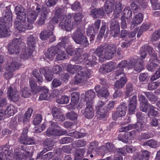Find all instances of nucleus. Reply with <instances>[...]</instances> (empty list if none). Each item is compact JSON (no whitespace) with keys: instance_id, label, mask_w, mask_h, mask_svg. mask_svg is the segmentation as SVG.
I'll return each mask as SVG.
<instances>
[{"instance_id":"obj_1","label":"nucleus","mask_w":160,"mask_h":160,"mask_svg":"<svg viewBox=\"0 0 160 160\" xmlns=\"http://www.w3.org/2000/svg\"><path fill=\"white\" fill-rule=\"evenodd\" d=\"M116 50V47L113 44L109 45L103 44L97 47L94 53L98 55L100 61L103 62L106 59H112L114 57Z\"/></svg>"},{"instance_id":"obj_2","label":"nucleus","mask_w":160,"mask_h":160,"mask_svg":"<svg viewBox=\"0 0 160 160\" xmlns=\"http://www.w3.org/2000/svg\"><path fill=\"white\" fill-rule=\"evenodd\" d=\"M68 71L72 74L77 72L74 79V84H78L83 82L88 78L90 77L92 71L90 69L83 68L81 66L77 65L73 67H71L68 69Z\"/></svg>"},{"instance_id":"obj_3","label":"nucleus","mask_w":160,"mask_h":160,"mask_svg":"<svg viewBox=\"0 0 160 160\" xmlns=\"http://www.w3.org/2000/svg\"><path fill=\"white\" fill-rule=\"evenodd\" d=\"M85 31L82 27H78L72 35V38L76 43L87 47L89 43L85 36Z\"/></svg>"},{"instance_id":"obj_4","label":"nucleus","mask_w":160,"mask_h":160,"mask_svg":"<svg viewBox=\"0 0 160 160\" xmlns=\"http://www.w3.org/2000/svg\"><path fill=\"white\" fill-rule=\"evenodd\" d=\"M41 73L44 75L46 79L48 81H50L52 79V73L49 67H45L41 68L40 70L34 69L33 71V75L37 79V81L39 83H42L43 81Z\"/></svg>"},{"instance_id":"obj_5","label":"nucleus","mask_w":160,"mask_h":160,"mask_svg":"<svg viewBox=\"0 0 160 160\" xmlns=\"http://www.w3.org/2000/svg\"><path fill=\"white\" fill-rule=\"evenodd\" d=\"M21 47L25 48V44L21 39L16 38L9 43L8 50L10 54H17L20 53Z\"/></svg>"},{"instance_id":"obj_6","label":"nucleus","mask_w":160,"mask_h":160,"mask_svg":"<svg viewBox=\"0 0 160 160\" xmlns=\"http://www.w3.org/2000/svg\"><path fill=\"white\" fill-rule=\"evenodd\" d=\"M60 23L59 27L62 29H65L66 31H69L72 29L73 25L72 18L71 15L67 16L62 15L59 18Z\"/></svg>"},{"instance_id":"obj_7","label":"nucleus","mask_w":160,"mask_h":160,"mask_svg":"<svg viewBox=\"0 0 160 160\" xmlns=\"http://www.w3.org/2000/svg\"><path fill=\"white\" fill-rule=\"evenodd\" d=\"M32 156L31 152L27 151L24 147H22L15 149L13 160H22L23 158H30Z\"/></svg>"},{"instance_id":"obj_8","label":"nucleus","mask_w":160,"mask_h":160,"mask_svg":"<svg viewBox=\"0 0 160 160\" xmlns=\"http://www.w3.org/2000/svg\"><path fill=\"white\" fill-rule=\"evenodd\" d=\"M82 59V62H84L87 67H92L95 65L97 62V58L93 54L86 53L83 54L80 58Z\"/></svg>"},{"instance_id":"obj_9","label":"nucleus","mask_w":160,"mask_h":160,"mask_svg":"<svg viewBox=\"0 0 160 160\" xmlns=\"http://www.w3.org/2000/svg\"><path fill=\"white\" fill-rule=\"evenodd\" d=\"M115 78L116 79L120 78V80L116 81L114 84L115 88L117 89L122 88L127 81L126 78L124 73H122V69L116 73Z\"/></svg>"},{"instance_id":"obj_10","label":"nucleus","mask_w":160,"mask_h":160,"mask_svg":"<svg viewBox=\"0 0 160 160\" xmlns=\"http://www.w3.org/2000/svg\"><path fill=\"white\" fill-rule=\"evenodd\" d=\"M128 69L134 68L135 71L139 72L144 69L143 65L140 62V60L135 59L132 58L130 60V61L127 65Z\"/></svg>"},{"instance_id":"obj_11","label":"nucleus","mask_w":160,"mask_h":160,"mask_svg":"<svg viewBox=\"0 0 160 160\" xmlns=\"http://www.w3.org/2000/svg\"><path fill=\"white\" fill-rule=\"evenodd\" d=\"M116 18H114L111 20L110 26V31L114 38L117 37L120 32V25Z\"/></svg>"},{"instance_id":"obj_12","label":"nucleus","mask_w":160,"mask_h":160,"mask_svg":"<svg viewBox=\"0 0 160 160\" xmlns=\"http://www.w3.org/2000/svg\"><path fill=\"white\" fill-rule=\"evenodd\" d=\"M3 17L0 18V25L1 23L9 25L12 24V15L11 11L9 10L4 11Z\"/></svg>"},{"instance_id":"obj_13","label":"nucleus","mask_w":160,"mask_h":160,"mask_svg":"<svg viewBox=\"0 0 160 160\" xmlns=\"http://www.w3.org/2000/svg\"><path fill=\"white\" fill-rule=\"evenodd\" d=\"M127 107L125 103H123L117 108V111L112 113L113 118L114 119H117L119 118L124 116L126 113Z\"/></svg>"},{"instance_id":"obj_14","label":"nucleus","mask_w":160,"mask_h":160,"mask_svg":"<svg viewBox=\"0 0 160 160\" xmlns=\"http://www.w3.org/2000/svg\"><path fill=\"white\" fill-rule=\"evenodd\" d=\"M60 43H58L56 46H51L48 49L45 54L47 58L50 60L53 59L55 54L57 53V52L59 50V45H60Z\"/></svg>"},{"instance_id":"obj_15","label":"nucleus","mask_w":160,"mask_h":160,"mask_svg":"<svg viewBox=\"0 0 160 160\" xmlns=\"http://www.w3.org/2000/svg\"><path fill=\"white\" fill-rule=\"evenodd\" d=\"M86 107L84 109L83 114L88 119L92 118L94 115V110L93 108L92 103L87 102Z\"/></svg>"},{"instance_id":"obj_16","label":"nucleus","mask_w":160,"mask_h":160,"mask_svg":"<svg viewBox=\"0 0 160 160\" xmlns=\"http://www.w3.org/2000/svg\"><path fill=\"white\" fill-rule=\"evenodd\" d=\"M7 93L11 100L15 102L19 100L18 93L14 87L10 86L8 88Z\"/></svg>"},{"instance_id":"obj_17","label":"nucleus","mask_w":160,"mask_h":160,"mask_svg":"<svg viewBox=\"0 0 160 160\" xmlns=\"http://www.w3.org/2000/svg\"><path fill=\"white\" fill-rule=\"evenodd\" d=\"M50 148L47 147L44 148V149L39 153L38 154L37 158H39L41 157V159L43 160H49L54 155L53 152H49L48 153L44 154L48 151L50 150Z\"/></svg>"},{"instance_id":"obj_18","label":"nucleus","mask_w":160,"mask_h":160,"mask_svg":"<svg viewBox=\"0 0 160 160\" xmlns=\"http://www.w3.org/2000/svg\"><path fill=\"white\" fill-rule=\"evenodd\" d=\"M15 14L17 15L16 19H21L23 21L26 19L25 9L21 6L18 5L15 8Z\"/></svg>"},{"instance_id":"obj_19","label":"nucleus","mask_w":160,"mask_h":160,"mask_svg":"<svg viewBox=\"0 0 160 160\" xmlns=\"http://www.w3.org/2000/svg\"><path fill=\"white\" fill-rule=\"evenodd\" d=\"M66 130H59L56 129L49 128L46 131V134L48 137L59 136L67 134Z\"/></svg>"},{"instance_id":"obj_20","label":"nucleus","mask_w":160,"mask_h":160,"mask_svg":"<svg viewBox=\"0 0 160 160\" xmlns=\"http://www.w3.org/2000/svg\"><path fill=\"white\" fill-rule=\"evenodd\" d=\"M137 104V97L136 96L134 95L129 98L128 104V112L129 114L132 115L134 113Z\"/></svg>"},{"instance_id":"obj_21","label":"nucleus","mask_w":160,"mask_h":160,"mask_svg":"<svg viewBox=\"0 0 160 160\" xmlns=\"http://www.w3.org/2000/svg\"><path fill=\"white\" fill-rule=\"evenodd\" d=\"M13 150L12 149H10V146L8 144L0 146V154L2 156L5 155L10 157L12 155Z\"/></svg>"},{"instance_id":"obj_22","label":"nucleus","mask_w":160,"mask_h":160,"mask_svg":"<svg viewBox=\"0 0 160 160\" xmlns=\"http://www.w3.org/2000/svg\"><path fill=\"white\" fill-rule=\"evenodd\" d=\"M25 21L26 19L23 21L21 19H16L14 22V28L20 32L25 31L26 29V25L25 24Z\"/></svg>"},{"instance_id":"obj_23","label":"nucleus","mask_w":160,"mask_h":160,"mask_svg":"<svg viewBox=\"0 0 160 160\" xmlns=\"http://www.w3.org/2000/svg\"><path fill=\"white\" fill-rule=\"evenodd\" d=\"M8 24L1 23L0 25V37L6 38L10 36V31L7 26Z\"/></svg>"},{"instance_id":"obj_24","label":"nucleus","mask_w":160,"mask_h":160,"mask_svg":"<svg viewBox=\"0 0 160 160\" xmlns=\"http://www.w3.org/2000/svg\"><path fill=\"white\" fill-rule=\"evenodd\" d=\"M115 64L111 62L103 65L99 70L100 72L102 73H106L112 71L115 68Z\"/></svg>"},{"instance_id":"obj_25","label":"nucleus","mask_w":160,"mask_h":160,"mask_svg":"<svg viewBox=\"0 0 160 160\" xmlns=\"http://www.w3.org/2000/svg\"><path fill=\"white\" fill-rule=\"evenodd\" d=\"M19 140L20 142L24 144H32L35 142V140L32 138H28L27 135L21 134Z\"/></svg>"},{"instance_id":"obj_26","label":"nucleus","mask_w":160,"mask_h":160,"mask_svg":"<svg viewBox=\"0 0 160 160\" xmlns=\"http://www.w3.org/2000/svg\"><path fill=\"white\" fill-rule=\"evenodd\" d=\"M115 8H113V16L115 18H118L120 16V14L123 8L122 4L119 2H116L115 6Z\"/></svg>"},{"instance_id":"obj_27","label":"nucleus","mask_w":160,"mask_h":160,"mask_svg":"<svg viewBox=\"0 0 160 160\" xmlns=\"http://www.w3.org/2000/svg\"><path fill=\"white\" fill-rule=\"evenodd\" d=\"M20 66L19 63L15 60H13L11 62L8 61L7 68L9 70L14 72L19 68Z\"/></svg>"},{"instance_id":"obj_28","label":"nucleus","mask_w":160,"mask_h":160,"mask_svg":"<svg viewBox=\"0 0 160 160\" xmlns=\"http://www.w3.org/2000/svg\"><path fill=\"white\" fill-rule=\"evenodd\" d=\"M96 92L98 93L97 95L100 97H104L107 98L109 95V93L106 89L102 88H101V86L98 85L95 88Z\"/></svg>"},{"instance_id":"obj_29","label":"nucleus","mask_w":160,"mask_h":160,"mask_svg":"<svg viewBox=\"0 0 160 160\" xmlns=\"http://www.w3.org/2000/svg\"><path fill=\"white\" fill-rule=\"evenodd\" d=\"M149 153L144 150L137 153L134 160H148L149 157Z\"/></svg>"},{"instance_id":"obj_30","label":"nucleus","mask_w":160,"mask_h":160,"mask_svg":"<svg viewBox=\"0 0 160 160\" xmlns=\"http://www.w3.org/2000/svg\"><path fill=\"white\" fill-rule=\"evenodd\" d=\"M29 83L31 91L34 94H36L40 91H42L44 88L40 86H37L35 81L32 78L29 79Z\"/></svg>"},{"instance_id":"obj_31","label":"nucleus","mask_w":160,"mask_h":160,"mask_svg":"<svg viewBox=\"0 0 160 160\" xmlns=\"http://www.w3.org/2000/svg\"><path fill=\"white\" fill-rule=\"evenodd\" d=\"M95 96V92L92 90H90L87 91L85 93V101L87 102L92 103V100Z\"/></svg>"},{"instance_id":"obj_32","label":"nucleus","mask_w":160,"mask_h":160,"mask_svg":"<svg viewBox=\"0 0 160 160\" xmlns=\"http://www.w3.org/2000/svg\"><path fill=\"white\" fill-rule=\"evenodd\" d=\"M143 17L141 13H139L133 18L131 22V27L134 28L135 26H137L138 24L142 22Z\"/></svg>"},{"instance_id":"obj_33","label":"nucleus","mask_w":160,"mask_h":160,"mask_svg":"<svg viewBox=\"0 0 160 160\" xmlns=\"http://www.w3.org/2000/svg\"><path fill=\"white\" fill-rule=\"evenodd\" d=\"M104 11L102 8L94 9L91 11V15L94 18H100L103 16Z\"/></svg>"},{"instance_id":"obj_34","label":"nucleus","mask_w":160,"mask_h":160,"mask_svg":"<svg viewBox=\"0 0 160 160\" xmlns=\"http://www.w3.org/2000/svg\"><path fill=\"white\" fill-rule=\"evenodd\" d=\"M37 38L32 35H30L28 38L27 44L28 47L34 50Z\"/></svg>"},{"instance_id":"obj_35","label":"nucleus","mask_w":160,"mask_h":160,"mask_svg":"<svg viewBox=\"0 0 160 160\" xmlns=\"http://www.w3.org/2000/svg\"><path fill=\"white\" fill-rule=\"evenodd\" d=\"M85 152L86 149L84 148H79L76 149L74 153V160H80L81 159H83Z\"/></svg>"},{"instance_id":"obj_36","label":"nucleus","mask_w":160,"mask_h":160,"mask_svg":"<svg viewBox=\"0 0 160 160\" xmlns=\"http://www.w3.org/2000/svg\"><path fill=\"white\" fill-rule=\"evenodd\" d=\"M42 92L40 95L39 99L41 100H48L50 99L51 94L49 92L48 89L44 87L42 90Z\"/></svg>"},{"instance_id":"obj_37","label":"nucleus","mask_w":160,"mask_h":160,"mask_svg":"<svg viewBox=\"0 0 160 160\" xmlns=\"http://www.w3.org/2000/svg\"><path fill=\"white\" fill-rule=\"evenodd\" d=\"M82 52V49L81 48H78L76 49L75 51V56L72 59V61L75 62H77V63H81L82 62L81 61L82 59L80 58L82 56L81 55Z\"/></svg>"},{"instance_id":"obj_38","label":"nucleus","mask_w":160,"mask_h":160,"mask_svg":"<svg viewBox=\"0 0 160 160\" xmlns=\"http://www.w3.org/2000/svg\"><path fill=\"white\" fill-rule=\"evenodd\" d=\"M33 109L31 108H28L26 112L22 118V122L24 124L27 123L29 121Z\"/></svg>"},{"instance_id":"obj_39","label":"nucleus","mask_w":160,"mask_h":160,"mask_svg":"<svg viewBox=\"0 0 160 160\" xmlns=\"http://www.w3.org/2000/svg\"><path fill=\"white\" fill-rule=\"evenodd\" d=\"M134 90L133 84L131 83H128L126 86V90L125 91V96L128 97L131 95Z\"/></svg>"},{"instance_id":"obj_40","label":"nucleus","mask_w":160,"mask_h":160,"mask_svg":"<svg viewBox=\"0 0 160 160\" xmlns=\"http://www.w3.org/2000/svg\"><path fill=\"white\" fill-rule=\"evenodd\" d=\"M105 153H107L108 152H112L114 151L115 150V147L114 146L113 144L110 142H108L106 143V147L105 146H102L101 147V149H104Z\"/></svg>"},{"instance_id":"obj_41","label":"nucleus","mask_w":160,"mask_h":160,"mask_svg":"<svg viewBox=\"0 0 160 160\" xmlns=\"http://www.w3.org/2000/svg\"><path fill=\"white\" fill-rule=\"evenodd\" d=\"M27 14L28 23H33L38 16L37 13L34 11H32Z\"/></svg>"},{"instance_id":"obj_42","label":"nucleus","mask_w":160,"mask_h":160,"mask_svg":"<svg viewBox=\"0 0 160 160\" xmlns=\"http://www.w3.org/2000/svg\"><path fill=\"white\" fill-rule=\"evenodd\" d=\"M62 49L61 47H59V50L57 52L56 58L58 61L63 60L66 58V54L64 51H62Z\"/></svg>"},{"instance_id":"obj_43","label":"nucleus","mask_w":160,"mask_h":160,"mask_svg":"<svg viewBox=\"0 0 160 160\" xmlns=\"http://www.w3.org/2000/svg\"><path fill=\"white\" fill-rule=\"evenodd\" d=\"M86 142L84 139H80L74 141L72 143L73 147L76 148L83 147L86 145Z\"/></svg>"},{"instance_id":"obj_44","label":"nucleus","mask_w":160,"mask_h":160,"mask_svg":"<svg viewBox=\"0 0 160 160\" xmlns=\"http://www.w3.org/2000/svg\"><path fill=\"white\" fill-rule=\"evenodd\" d=\"M82 18L83 16L81 13H78L74 14L73 18L72 17L74 20V22L73 21V25L80 23Z\"/></svg>"},{"instance_id":"obj_45","label":"nucleus","mask_w":160,"mask_h":160,"mask_svg":"<svg viewBox=\"0 0 160 160\" xmlns=\"http://www.w3.org/2000/svg\"><path fill=\"white\" fill-rule=\"evenodd\" d=\"M123 16L127 19L131 20L132 18V12L129 8L127 7L124 8L123 12Z\"/></svg>"},{"instance_id":"obj_46","label":"nucleus","mask_w":160,"mask_h":160,"mask_svg":"<svg viewBox=\"0 0 160 160\" xmlns=\"http://www.w3.org/2000/svg\"><path fill=\"white\" fill-rule=\"evenodd\" d=\"M132 129L135 128L136 130L138 131H142L145 126V124L144 123L141 122L137 121L134 124H132Z\"/></svg>"},{"instance_id":"obj_47","label":"nucleus","mask_w":160,"mask_h":160,"mask_svg":"<svg viewBox=\"0 0 160 160\" xmlns=\"http://www.w3.org/2000/svg\"><path fill=\"white\" fill-rule=\"evenodd\" d=\"M15 107L12 105H10L7 107V109L4 111L5 114L8 116H12L15 113Z\"/></svg>"},{"instance_id":"obj_48","label":"nucleus","mask_w":160,"mask_h":160,"mask_svg":"<svg viewBox=\"0 0 160 160\" xmlns=\"http://www.w3.org/2000/svg\"><path fill=\"white\" fill-rule=\"evenodd\" d=\"M52 32H51L46 30H45L41 32L40 34V38L42 40H45L49 38L50 36L52 34Z\"/></svg>"},{"instance_id":"obj_49","label":"nucleus","mask_w":160,"mask_h":160,"mask_svg":"<svg viewBox=\"0 0 160 160\" xmlns=\"http://www.w3.org/2000/svg\"><path fill=\"white\" fill-rule=\"evenodd\" d=\"M98 146V144L97 142L94 141L91 142L88 148V153L90 154L94 151L97 152Z\"/></svg>"},{"instance_id":"obj_50","label":"nucleus","mask_w":160,"mask_h":160,"mask_svg":"<svg viewBox=\"0 0 160 160\" xmlns=\"http://www.w3.org/2000/svg\"><path fill=\"white\" fill-rule=\"evenodd\" d=\"M157 54L156 52H153V53L149 54V62H157L160 63V60L158 59Z\"/></svg>"},{"instance_id":"obj_51","label":"nucleus","mask_w":160,"mask_h":160,"mask_svg":"<svg viewBox=\"0 0 160 160\" xmlns=\"http://www.w3.org/2000/svg\"><path fill=\"white\" fill-rule=\"evenodd\" d=\"M106 103L105 102H104L101 100H98L96 106V110L106 109V107L105 106Z\"/></svg>"},{"instance_id":"obj_52","label":"nucleus","mask_w":160,"mask_h":160,"mask_svg":"<svg viewBox=\"0 0 160 160\" xmlns=\"http://www.w3.org/2000/svg\"><path fill=\"white\" fill-rule=\"evenodd\" d=\"M136 133V131L133 130L125 133V136L126 138V143H127L128 140H132L133 139L134 136L135 135Z\"/></svg>"},{"instance_id":"obj_53","label":"nucleus","mask_w":160,"mask_h":160,"mask_svg":"<svg viewBox=\"0 0 160 160\" xmlns=\"http://www.w3.org/2000/svg\"><path fill=\"white\" fill-rule=\"evenodd\" d=\"M41 10L42 12L41 15L47 18L51 13L50 9L48 7H45L44 6H42L41 7Z\"/></svg>"},{"instance_id":"obj_54","label":"nucleus","mask_w":160,"mask_h":160,"mask_svg":"<svg viewBox=\"0 0 160 160\" xmlns=\"http://www.w3.org/2000/svg\"><path fill=\"white\" fill-rule=\"evenodd\" d=\"M144 93L149 100L153 102L157 101V97L152 92H146Z\"/></svg>"},{"instance_id":"obj_55","label":"nucleus","mask_w":160,"mask_h":160,"mask_svg":"<svg viewBox=\"0 0 160 160\" xmlns=\"http://www.w3.org/2000/svg\"><path fill=\"white\" fill-rule=\"evenodd\" d=\"M149 77L148 73H142L140 74L138 78L139 82H146L149 80Z\"/></svg>"},{"instance_id":"obj_56","label":"nucleus","mask_w":160,"mask_h":160,"mask_svg":"<svg viewBox=\"0 0 160 160\" xmlns=\"http://www.w3.org/2000/svg\"><path fill=\"white\" fill-rule=\"evenodd\" d=\"M65 116L66 118L72 121L76 120L78 117L77 114L74 111L67 112Z\"/></svg>"},{"instance_id":"obj_57","label":"nucleus","mask_w":160,"mask_h":160,"mask_svg":"<svg viewBox=\"0 0 160 160\" xmlns=\"http://www.w3.org/2000/svg\"><path fill=\"white\" fill-rule=\"evenodd\" d=\"M21 48L22 49V50L21 51L20 50V58L24 59H27L30 58V55L31 53L30 52L28 54H27L26 47L25 48L21 47Z\"/></svg>"},{"instance_id":"obj_58","label":"nucleus","mask_w":160,"mask_h":160,"mask_svg":"<svg viewBox=\"0 0 160 160\" xmlns=\"http://www.w3.org/2000/svg\"><path fill=\"white\" fill-rule=\"evenodd\" d=\"M56 102L60 104H67L69 102L68 97L66 96H62L60 98L57 99Z\"/></svg>"},{"instance_id":"obj_59","label":"nucleus","mask_w":160,"mask_h":160,"mask_svg":"<svg viewBox=\"0 0 160 160\" xmlns=\"http://www.w3.org/2000/svg\"><path fill=\"white\" fill-rule=\"evenodd\" d=\"M79 94L76 92L72 93L71 94L72 102L75 104L77 103L79 101Z\"/></svg>"},{"instance_id":"obj_60","label":"nucleus","mask_w":160,"mask_h":160,"mask_svg":"<svg viewBox=\"0 0 160 160\" xmlns=\"http://www.w3.org/2000/svg\"><path fill=\"white\" fill-rule=\"evenodd\" d=\"M158 115V112L155 110L154 107L152 105L150 106L148 113V116L151 118V117L157 116Z\"/></svg>"},{"instance_id":"obj_61","label":"nucleus","mask_w":160,"mask_h":160,"mask_svg":"<svg viewBox=\"0 0 160 160\" xmlns=\"http://www.w3.org/2000/svg\"><path fill=\"white\" fill-rule=\"evenodd\" d=\"M97 116L100 119L105 118L106 117V114L107 112V110L106 109H102L100 110H97Z\"/></svg>"},{"instance_id":"obj_62","label":"nucleus","mask_w":160,"mask_h":160,"mask_svg":"<svg viewBox=\"0 0 160 160\" xmlns=\"http://www.w3.org/2000/svg\"><path fill=\"white\" fill-rule=\"evenodd\" d=\"M106 28V23H103V25L101 26L98 35L97 36V38L100 39L102 38L104 35L105 32Z\"/></svg>"},{"instance_id":"obj_63","label":"nucleus","mask_w":160,"mask_h":160,"mask_svg":"<svg viewBox=\"0 0 160 160\" xmlns=\"http://www.w3.org/2000/svg\"><path fill=\"white\" fill-rule=\"evenodd\" d=\"M146 145L152 148H156L158 146V142L153 139L148 141L145 143Z\"/></svg>"},{"instance_id":"obj_64","label":"nucleus","mask_w":160,"mask_h":160,"mask_svg":"<svg viewBox=\"0 0 160 160\" xmlns=\"http://www.w3.org/2000/svg\"><path fill=\"white\" fill-rule=\"evenodd\" d=\"M21 93L22 96L24 98H28L31 95L30 90L28 88H25L22 89Z\"/></svg>"}]
</instances>
